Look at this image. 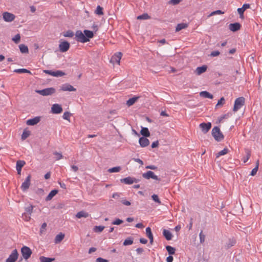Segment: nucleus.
Segmentation results:
<instances>
[{
  "instance_id": "nucleus-1",
  "label": "nucleus",
  "mask_w": 262,
  "mask_h": 262,
  "mask_svg": "<svg viewBox=\"0 0 262 262\" xmlns=\"http://www.w3.org/2000/svg\"><path fill=\"white\" fill-rule=\"evenodd\" d=\"M212 135L217 141H221L224 139V136L217 126H215L212 128Z\"/></svg>"
},
{
  "instance_id": "nucleus-2",
  "label": "nucleus",
  "mask_w": 262,
  "mask_h": 262,
  "mask_svg": "<svg viewBox=\"0 0 262 262\" xmlns=\"http://www.w3.org/2000/svg\"><path fill=\"white\" fill-rule=\"evenodd\" d=\"M35 92L40 95L47 96L54 94L56 90L54 88H48L41 90H36Z\"/></svg>"
},
{
  "instance_id": "nucleus-3",
  "label": "nucleus",
  "mask_w": 262,
  "mask_h": 262,
  "mask_svg": "<svg viewBox=\"0 0 262 262\" xmlns=\"http://www.w3.org/2000/svg\"><path fill=\"white\" fill-rule=\"evenodd\" d=\"M245 104V98L243 97H240L235 99L234 105L233 108L234 112L237 111Z\"/></svg>"
},
{
  "instance_id": "nucleus-4",
  "label": "nucleus",
  "mask_w": 262,
  "mask_h": 262,
  "mask_svg": "<svg viewBox=\"0 0 262 262\" xmlns=\"http://www.w3.org/2000/svg\"><path fill=\"white\" fill-rule=\"evenodd\" d=\"M75 38L77 41L82 43L86 42L89 41V39L86 37L84 33H82L80 30L76 32Z\"/></svg>"
},
{
  "instance_id": "nucleus-5",
  "label": "nucleus",
  "mask_w": 262,
  "mask_h": 262,
  "mask_svg": "<svg viewBox=\"0 0 262 262\" xmlns=\"http://www.w3.org/2000/svg\"><path fill=\"white\" fill-rule=\"evenodd\" d=\"M21 253L24 258L27 260L31 256L32 252L30 248L24 246L21 249Z\"/></svg>"
},
{
  "instance_id": "nucleus-6",
  "label": "nucleus",
  "mask_w": 262,
  "mask_h": 262,
  "mask_svg": "<svg viewBox=\"0 0 262 262\" xmlns=\"http://www.w3.org/2000/svg\"><path fill=\"white\" fill-rule=\"evenodd\" d=\"M31 175H28V177L26 178L25 181L22 183L20 188L23 191H26L27 190L29 189L31 185Z\"/></svg>"
},
{
  "instance_id": "nucleus-7",
  "label": "nucleus",
  "mask_w": 262,
  "mask_h": 262,
  "mask_svg": "<svg viewBox=\"0 0 262 262\" xmlns=\"http://www.w3.org/2000/svg\"><path fill=\"white\" fill-rule=\"evenodd\" d=\"M70 47V43L67 41H63L59 45V49L61 52H66L69 50Z\"/></svg>"
},
{
  "instance_id": "nucleus-8",
  "label": "nucleus",
  "mask_w": 262,
  "mask_h": 262,
  "mask_svg": "<svg viewBox=\"0 0 262 262\" xmlns=\"http://www.w3.org/2000/svg\"><path fill=\"white\" fill-rule=\"evenodd\" d=\"M18 253L16 249L12 251L9 257L6 259V262H15L18 258Z\"/></svg>"
},
{
  "instance_id": "nucleus-9",
  "label": "nucleus",
  "mask_w": 262,
  "mask_h": 262,
  "mask_svg": "<svg viewBox=\"0 0 262 262\" xmlns=\"http://www.w3.org/2000/svg\"><path fill=\"white\" fill-rule=\"evenodd\" d=\"M142 176L144 178L146 179H152L154 180L160 181L161 180L155 174L154 172L152 171H148L146 173H144L142 174Z\"/></svg>"
},
{
  "instance_id": "nucleus-10",
  "label": "nucleus",
  "mask_w": 262,
  "mask_h": 262,
  "mask_svg": "<svg viewBox=\"0 0 262 262\" xmlns=\"http://www.w3.org/2000/svg\"><path fill=\"white\" fill-rule=\"evenodd\" d=\"M122 53L121 52H117L114 54L111 58V62L114 64L115 63L120 64V60L122 57Z\"/></svg>"
},
{
  "instance_id": "nucleus-11",
  "label": "nucleus",
  "mask_w": 262,
  "mask_h": 262,
  "mask_svg": "<svg viewBox=\"0 0 262 262\" xmlns=\"http://www.w3.org/2000/svg\"><path fill=\"white\" fill-rule=\"evenodd\" d=\"M121 182L125 184H132L134 182L137 183L139 182V180L136 179L135 178H132L130 177H128L125 178H123L120 180Z\"/></svg>"
},
{
  "instance_id": "nucleus-12",
  "label": "nucleus",
  "mask_w": 262,
  "mask_h": 262,
  "mask_svg": "<svg viewBox=\"0 0 262 262\" xmlns=\"http://www.w3.org/2000/svg\"><path fill=\"white\" fill-rule=\"evenodd\" d=\"M3 16L5 21L7 22L12 21L15 17L13 14L7 12H4L3 14Z\"/></svg>"
},
{
  "instance_id": "nucleus-13",
  "label": "nucleus",
  "mask_w": 262,
  "mask_h": 262,
  "mask_svg": "<svg viewBox=\"0 0 262 262\" xmlns=\"http://www.w3.org/2000/svg\"><path fill=\"white\" fill-rule=\"evenodd\" d=\"M59 91H69V92H75L76 91V89L74 88L72 85L69 83H66L60 86V89Z\"/></svg>"
},
{
  "instance_id": "nucleus-14",
  "label": "nucleus",
  "mask_w": 262,
  "mask_h": 262,
  "mask_svg": "<svg viewBox=\"0 0 262 262\" xmlns=\"http://www.w3.org/2000/svg\"><path fill=\"white\" fill-rule=\"evenodd\" d=\"M51 112L53 114H60L62 112V108L60 104H54L51 107Z\"/></svg>"
},
{
  "instance_id": "nucleus-15",
  "label": "nucleus",
  "mask_w": 262,
  "mask_h": 262,
  "mask_svg": "<svg viewBox=\"0 0 262 262\" xmlns=\"http://www.w3.org/2000/svg\"><path fill=\"white\" fill-rule=\"evenodd\" d=\"M200 127L202 129V131L206 134L211 127V123L210 122L208 123H202L200 124Z\"/></svg>"
},
{
  "instance_id": "nucleus-16",
  "label": "nucleus",
  "mask_w": 262,
  "mask_h": 262,
  "mask_svg": "<svg viewBox=\"0 0 262 262\" xmlns=\"http://www.w3.org/2000/svg\"><path fill=\"white\" fill-rule=\"evenodd\" d=\"M250 8V5L248 4H245L243 5V7L237 9V12L239 14V17L241 18H244V11Z\"/></svg>"
},
{
  "instance_id": "nucleus-17",
  "label": "nucleus",
  "mask_w": 262,
  "mask_h": 262,
  "mask_svg": "<svg viewBox=\"0 0 262 262\" xmlns=\"http://www.w3.org/2000/svg\"><path fill=\"white\" fill-rule=\"evenodd\" d=\"M139 142L142 147L147 146L150 143L149 140L144 137L140 138Z\"/></svg>"
},
{
  "instance_id": "nucleus-18",
  "label": "nucleus",
  "mask_w": 262,
  "mask_h": 262,
  "mask_svg": "<svg viewBox=\"0 0 262 262\" xmlns=\"http://www.w3.org/2000/svg\"><path fill=\"white\" fill-rule=\"evenodd\" d=\"M40 120V117H35L27 121V124L28 125H34L37 124Z\"/></svg>"
},
{
  "instance_id": "nucleus-19",
  "label": "nucleus",
  "mask_w": 262,
  "mask_h": 262,
  "mask_svg": "<svg viewBox=\"0 0 262 262\" xmlns=\"http://www.w3.org/2000/svg\"><path fill=\"white\" fill-rule=\"evenodd\" d=\"M25 162L23 160H18L16 162V168L18 174H20L22 167L25 165Z\"/></svg>"
},
{
  "instance_id": "nucleus-20",
  "label": "nucleus",
  "mask_w": 262,
  "mask_h": 262,
  "mask_svg": "<svg viewBox=\"0 0 262 262\" xmlns=\"http://www.w3.org/2000/svg\"><path fill=\"white\" fill-rule=\"evenodd\" d=\"M241 25L238 23L230 24L229 26V29L235 32L240 29Z\"/></svg>"
},
{
  "instance_id": "nucleus-21",
  "label": "nucleus",
  "mask_w": 262,
  "mask_h": 262,
  "mask_svg": "<svg viewBox=\"0 0 262 262\" xmlns=\"http://www.w3.org/2000/svg\"><path fill=\"white\" fill-rule=\"evenodd\" d=\"M207 69V66L204 65L202 67H198L195 70V73L197 75H200L201 74L205 72Z\"/></svg>"
},
{
  "instance_id": "nucleus-22",
  "label": "nucleus",
  "mask_w": 262,
  "mask_h": 262,
  "mask_svg": "<svg viewBox=\"0 0 262 262\" xmlns=\"http://www.w3.org/2000/svg\"><path fill=\"white\" fill-rule=\"evenodd\" d=\"M146 234L147 236L149 239L150 244H152L154 241V237L150 227H147L146 228Z\"/></svg>"
},
{
  "instance_id": "nucleus-23",
  "label": "nucleus",
  "mask_w": 262,
  "mask_h": 262,
  "mask_svg": "<svg viewBox=\"0 0 262 262\" xmlns=\"http://www.w3.org/2000/svg\"><path fill=\"white\" fill-rule=\"evenodd\" d=\"M58 193V190L54 189L52 190L46 198V201H50Z\"/></svg>"
},
{
  "instance_id": "nucleus-24",
  "label": "nucleus",
  "mask_w": 262,
  "mask_h": 262,
  "mask_svg": "<svg viewBox=\"0 0 262 262\" xmlns=\"http://www.w3.org/2000/svg\"><path fill=\"white\" fill-rule=\"evenodd\" d=\"M64 237V234L61 232L57 234L55 238V243L56 244L59 243L61 242Z\"/></svg>"
},
{
  "instance_id": "nucleus-25",
  "label": "nucleus",
  "mask_w": 262,
  "mask_h": 262,
  "mask_svg": "<svg viewBox=\"0 0 262 262\" xmlns=\"http://www.w3.org/2000/svg\"><path fill=\"white\" fill-rule=\"evenodd\" d=\"M140 98V97L139 96H136V97H134L133 98H131L130 99H129L127 101H126V104L128 106H130L132 105H133L135 102H136L137 101V100Z\"/></svg>"
},
{
  "instance_id": "nucleus-26",
  "label": "nucleus",
  "mask_w": 262,
  "mask_h": 262,
  "mask_svg": "<svg viewBox=\"0 0 262 262\" xmlns=\"http://www.w3.org/2000/svg\"><path fill=\"white\" fill-rule=\"evenodd\" d=\"M163 234L167 240L169 241L171 239L172 235L169 230L164 229Z\"/></svg>"
},
{
  "instance_id": "nucleus-27",
  "label": "nucleus",
  "mask_w": 262,
  "mask_h": 262,
  "mask_svg": "<svg viewBox=\"0 0 262 262\" xmlns=\"http://www.w3.org/2000/svg\"><path fill=\"white\" fill-rule=\"evenodd\" d=\"M200 96L202 97L212 99L213 95L207 91H202L200 93Z\"/></svg>"
},
{
  "instance_id": "nucleus-28",
  "label": "nucleus",
  "mask_w": 262,
  "mask_h": 262,
  "mask_svg": "<svg viewBox=\"0 0 262 262\" xmlns=\"http://www.w3.org/2000/svg\"><path fill=\"white\" fill-rule=\"evenodd\" d=\"M89 215L88 212H86L84 211H81L77 213L76 215V217L80 219L81 217H87Z\"/></svg>"
},
{
  "instance_id": "nucleus-29",
  "label": "nucleus",
  "mask_w": 262,
  "mask_h": 262,
  "mask_svg": "<svg viewBox=\"0 0 262 262\" xmlns=\"http://www.w3.org/2000/svg\"><path fill=\"white\" fill-rule=\"evenodd\" d=\"M140 133L144 137H148L150 136V133L147 127H142Z\"/></svg>"
},
{
  "instance_id": "nucleus-30",
  "label": "nucleus",
  "mask_w": 262,
  "mask_h": 262,
  "mask_svg": "<svg viewBox=\"0 0 262 262\" xmlns=\"http://www.w3.org/2000/svg\"><path fill=\"white\" fill-rule=\"evenodd\" d=\"M52 76L54 77H61L66 75L65 73L59 70H57L56 71H53L52 72Z\"/></svg>"
},
{
  "instance_id": "nucleus-31",
  "label": "nucleus",
  "mask_w": 262,
  "mask_h": 262,
  "mask_svg": "<svg viewBox=\"0 0 262 262\" xmlns=\"http://www.w3.org/2000/svg\"><path fill=\"white\" fill-rule=\"evenodd\" d=\"M19 48L20 51L22 53H24H24H28V52H29L28 47L24 44H20L19 46Z\"/></svg>"
},
{
  "instance_id": "nucleus-32",
  "label": "nucleus",
  "mask_w": 262,
  "mask_h": 262,
  "mask_svg": "<svg viewBox=\"0 0 262 262\" xmlns=\"http://www.w3.org/2000/svg\"><path fill=\"white\" fill-rule=\"evenodd\" d=\"M40 262H52L55 260L54 258L46 257L43 256H41L39 257Z\"/></svg>"
},
{
  "instance_id": "nucleus-33",
  "label": "nucleus",
  "mask_w": 262,
  "mask_h": 262,
  "mask_svg": "<svg viewBox=\"0 0 262 262\" xmlns=\"http://www.w3.org/2000/svg\"><path fill=\"white\" fill-rule=\"evenodd\" d=\"M187 27V25L185 23L179 24L177 25L176 28V31L179 32L183 29H185Z\"/></svg>"
},
{
  "instance_id": "nucleus-34",
  "label": "nucleus",
  "mask_w": 262,
  "mask_h": 262,
  "mask_svg": "<svg viewBox=\"0 0 262 262\" xmlns=\"http://www.w3.org/2000/svg\"><path fill=\"white\" fill-rule=\"evenodd\" d=\"M83 33L85 37H87L88 39L92 38L94 36V33L91 31L84 30Z\"/></svg>"
},
{
  "instance_id": "nucleus-35",
  "label": "nucleus",
  "mask_w": 262,
  "mask_h": 262,
  "mask_svg": "<svg viewBox=\"0 0 262 262\" xmlns=\"http://www.w3.org/2000/svg\"><path fill=\"white\" fill-rule=\"evenodd\" d=\"M14 72L16 73H29L31 74V72L26 69H18L14 70Z\"/></svg>"
},
{
  "instance_id": "nucleus-36",
  "label": "nucleus",
  "mask_w": 262,
  "mask_h": 262,
  "mask_svg": "<svg viewBox=\"0 0 262 262\" xmlns=\"http://www.w3.org/2000/svg\"><path fill=\"white\" fill-rule=\"evenodd\" d=\"M133 238L132 237H129L125 239L123 242L124 246H128L133 244Z\"/></svg>"
},
{
  "instance_id": "nucleus-37",
  "label": "nucleus",
  "mask_w": 262,
  "mask_h": 262,
  "mask_svg": "<svg viewBox=\"0 0 262 262\" xmlns=\"http://www.w3.org/2000/svg\"><path fill=\"white\" fill-rule=\"evenodd\" d=\"M166 249L168 252L169 254L172 255L175 253L176 249L170 246H166Z\"/></svg>"
},
{
  "instance_id": "nucleus-38",
  "label": "nucleus",
  "mask_w": 262,
  "mask_h": 262,
  "mask_svg": "<svg viewBox=\"0 0 262 262\" xmlns=\"http://www.w3.org/2000/svg\"><path fill=\"white\" fill-rule=\"evenodd\" d=\"M103 8L100 6H98L95 11V13L99 15H102L103 14Z\"/></svg>"
},
{
  "instance_id": "nucleus-39",
  "label": "nucleus",
  "mask_w": 262,
  "mask_h": 262,
  "mask_svg": "<svg viewBox=\"0 0 262 262\" xmlns=\"http://www.w3.org/2000/svg\"><path fill=\"white\" fill-rule=\"evenodd\" d=\"M228 151H229V150H228V148H225L224 149H223L222 150L219 151L216 155V158H219L221 156H223V155H225L227 154L228 152Z\"/></svg>"
},
{
  "instance_id": "nucleus-40",
  "label": "nucleus",
  "mask_w": 262,
  "mask_h": 262,
  "mask_svg": "<svg viewBox=\"0 0 262 262\" xmlns=\"http://www.w3.org/2000/svg\"><path fill=\"white\" fill-rule=\"evenodd\" d=\"M30 132L28 130H24L22 135H21V139L23 140L27 139L30 135Z\"/></svg>"
},
{
  "instance_id": "nucleus-41",
  "label": "nucleus",
  "mask_w": 262,
  "mask_h": 262,
  "mask_svg": "<svg viewBox=\"0 0 262 262\" xmlns=\"http://www.w3.org/2000/svg\"><path fill=\"white\" fill-rule=\"evenodd\" d=\"M150 18V16L148 15V14L147 13H144L141 15H139L137 17V19H143V20H145V19H148Z\"/></svg>"
},
{
  "instance_id": "nucleus-42",
  "label": "nucleus",
  "mask_w": 262,
  "mask_h": 262,
  "mask_svg": "<svg viewBox=\"0 0 262 262\" xmlns=\"http://www.w3.org/2000/svg\"><path fill=\"white\" fill-rule=\"evenodd\" d=\"M120 170H121V167L117 166V167H114L113 168H110L108 170V171L111 173L117 172L120 171Z\"/></svg>"
},
{
  "instance_id": "nucleus-43",
  "label": "nucleus",
  "mask_w": 262,
  "mask_h": 262,
  "mask_svg": "<svg viewBox=\"0 0 262 262\" xmlns=\"http://www.w3.org/2000/svg\"><path fill=\"white\" fill-rule=\"evenodd\" d=\"M246 156L243 158V162L244 163H246V162H247L251 156V153L249 150L247 149L246 150Z\"/></svg>"
},
{
  "instance_id": "nucleus-44",
  "label": "nucleus",
  "mask_w": 262,
  "mask_h": 262,
  "mask_svg": "<svg viewBox=\"0 0 262 262\" xmlns=\"http://www.w3.org/2000/svg\"><path fill=\"white\" fill-rule=\"evenodd\" d=\"M33 207H34V206L32 205H30L29 206L26 207V208H25L26 212L25 213H27V214H29V215H31L32 211H33Z\"/></svg>"
},
{
  "instance_id": "nucleus-45",
  "label": "nucleus",
  "mask_w": 262,
  "mask_h": 262,
  "mask_svg": "<svg viewBox=\"0 0 262 262\" xmlns=\"http://www.w3.org/2000/svg\"><path fill=\"white\" fill-rule=\"evenodd\" d=\"M104 229V227L103 226H96L94 227V230L96 232H101Z\"/></svg>"
},
{
  "instance_id": "nucleus-46",
  "label": "nucleus",
  "mask_w": 262,
  "mask_h": 262,
  "mask_svg": "<svg viewBox=\"0 0 262 262\" xmlns=\"http://www.w3.org/2000/svg\"><path fill=\"white\" fill-rule=\"evenodd\" d=\"M20 40V35L19 34H17L14 36L12 38V40L16 43H18Z\"/></svg>"
},
{
  "instance_id": "nucleus-47",
  "label": "nucleus",
  "mask_w": 262,
  "mask_h": 262,
  "mask_svg": "<svg viewBox=\"0 0 262 262\" xmlns=\"http://www.w3.org/2000/svg\"><path fill=\"white\" fill-rule=\"evenodd\" d=\"M31 215H29V214H27V213H24L22 214V218L23 220H24L25 221H29L31 219Z\"/></svg>"
},
{
  "instance_id": "nucleus-48",
  "label": "nucleus",
  "mask_w": 262,
  "mask_h": 262,
  "mask_svg": "<svg viewBox=\"0 0 262 262\" xmlns=\"http://www.w3.org/2000/svg\"><path fill=\"white\" fill-rule=\"evenodd\" d=\"M74 35V33L72 31L68 30L63 34V36L67 37H72Z\"/></svg>"
},
{
  "instance_id": "nucleus-49",
  "label": "nucleus",
  "mask_w": 262,
  "mask_h": 262,
  "mask_svg": "<svg viewBox=\"0 0 262 262\" xmlns=\"http://www.w3.org/2000/svg\"><path fill=\"white\" fill-rule=\"evenodd\" d=\"M70 116L71 114L69 112H66L63 113L62 117L64 119L70 121Z\"/></svg>"
},
{
  "instance_id": "nucleus-50",
  "label": "nucleus",
  "mask_w": 262,
  "mask_h": 262,
  "mask_svg": "<svg viewBox=\"0 0 262 262\" xmlns=\"http://www.w3.org/2000/svg\"><path fill=\"white\" fill-rule=\"evenodd\" d=\"M151 198L155 202L158 203L159 204H161V202L159 199L158 195L154 194L151 196Z\"/></svg>"
},
{
  "instance_id": "nucleus-51",
  "label": "nucleus",
  "mask_w": 262,
  "mask_h": 262,
  "mask_svg": "<svg viewBox=\"0 0 262 262\" xmlns=\"http://www.w3.org/2000/svg\"><path fill=\"white\" fill-rule=\"evenodd\" d=\"M224 13V12L221 11V10H216V11H213L212 12H211L209 16H213L214 15H216V14H223Z\"/></svg>"
},
{
  "instance_id": "nucleus-52",
  "label": "nucleus",
  "mask_w": 262,
  "mask_h": 262,
  "mask_svg": "<svg viewBox=\"0 0 262 262\" xmlns=\"http://www.w3.org/2000/svg\"><path fill=\"white\" fill-rule=\"evenodd\" d=\"M54 155H55L56 157V160H59L60 159H61L63 158V156L61 153L58 152L57 151H55L54 152Z\"/></svg>"
},
{
  "instance_id": "nucleus-53",
  "label": "nucleus",
  "mask_w": 262,
  "mask_h": 262,
  "mask_svg": "<svg viewBox=\"0 0 262 262\" xmlns=\"http://www.w3.org/2000/svg\"><path fill=\"white\" fill-rule=\"evenodd\" d=\"M200 240L201 243H203L205 241V235L203 233V231H201L199 234Z\"/></svg>"
},
{
  "instance_id": "nucleus-54",
  "label": "nucleus",
  "mask_w": 262,
  "mask_h": 262,
  "mask_svg": "<svg viewBox=\"0 0 262 262\" xmlns=\"http://www.w3.org/2000/svg\"><path fill=\"white\" fill-rule=\"evenodd\" d=\"M123 222V221L122 220H120L119 219H116L113 223L112 224L116 225H119L122 224Z\"/></svg>"
},
{
  "instance_id": "nucleus-55",
  "label": "nucleus",
  "mask_w": 262,
  "mask_h": 262,
  "mask_svg": "<svg viewBox=\"0 0 262 262\" xmlns=\"http://www.w3.org/2000/svg\"><path fill=\"white\" fill-rule=\"evenodd\" d=\"M225 102V99L224 97H222L217 102V103L216 105V107H217L219 105H223Z\"/></svg>"
},
{
  "instance_id": "nucleus-56",
  "label": "nucleus",
  "mask_w": 262,
  "mask_h": 262,
  "mask_svg": "<svg viewBox=\"0 0 262 262\" xmlns=\"http://www.w3.org/2000/svg\"><path fill=\"white\" fill-rule=\"evenodd\" d=\"M220 54V52L219 51H212L211 54L210 56L212 57H215L217 56Z\"/></svg>"
},
{
  "instance_id": "nucleus-57",
  "label": "nucleus",
  "mask_w": 262,
  "mask_h": 262,
  "mask_svg": "<svg viewBox=\"0 0 262 262\" xmlns=\"http://www.w3.org/2000/svg\"><path fill=\"white\" fill-rule=\"evenodd\" d=\"M258 168L257 167H255L251 171V173H250V175L252 176H254L257 172V170H258Z\"/></svg>"
},
{
  "instance_id": "nucleus-58",
  "label": "nucleus",
  "mask_w": 262,
  "mask_h": 262,
  "mask_svg": "<svg viewBox=\"0 0 262 262\" xmlns=\"http://www.w3.org/2000/svg\"><path fill=\"white\" fill-rule=\"evenodd\" d=\"M121 202L124 205H126V206H129L130 205V202H129L128 201H127L125 199H122L121 201Z\"/></svg>"
},
{
  "instance_id": "nucleus-59",
  "label": "nucleus",
  "mask_w": 262,
  "mask_h": 262,
  "mask_svg": "<svg viewBox=\"0 0 262 262\" xmlns=\"http://www.w3.org/2000/svg\"><path fill=\"white\" fill-rule=\"evenodd\" d=\"M96 262H108V261L102 257H98L96 259Z\"/></svg>"
},
{
  "instance_id": "nucleus-60",
  "label": "nucleus",
  "mask_w": 262,
  "mask_h": 262,
  "mask_svg": "<svg viewBox=\"0 0 262 262\" xmlns=\"http://www.w3.org/2000/svg\"><path fill=\"white\" fill-rule=\"evenodd\" d=\"M229 114H225L224 115H223L222 116H221L220 119H219V122H221L223 119H227L229 117Z\"/></svg>"
},
{
  "instance_id": "nucleus-61",
  "label": "nucleus",
  "mask_w": 262,
  "mask_h": 262,
  "mask_svg": "<svg viewBox=\"0 0 262 262\" xmlns=\"http://www.w3.org/2000/svg\"><path fill=\"white\" fill-rule=\"evenodd\" d=\"M159 145V141L157 140V141H156L154 142H152V143L151 144V147L152 148H156V147H157Z\"/></svg>"
},
{
  "instance_id": "nucleus-62",
  "label": "nucleus",
  "mask_w": 262,
  "mask_h": 262,
  "mask_svg": "<svg viewBox=\"0 0 262 262\" xmlns=\"http://www.w3.org/2000/svg\"><path fill=\"white\" fill-rule=\"evenodd\" d=\"M47 227V224L46 223H43L41 227V228L40 229V232L41 233H42L43 230L46 228Z\"/></svg>"
},
{
  "instance_id": "nucleus-63",
  "label": "nucleus",
  "mask_w": 262,
  "mask_h": 262,
  "mask_svg": "<svg viewBox=\"0 0 262 262\" xmlns=\"http://www.w3.org/2000/svg\"><path fill=\"white\" fill-rule=\"evenodd\" d=\"M120 194L119 193L116 192V193H114L113 194L112 197L114 199H117L120 197Z\"/></svg>"
},
{
  "instance_id": "nucleus-64",
  "label": "nucleus",
  "mask_w": 262,
  "mask_h": 262,
  "mask_svg": "<svg viewBox=\"0 0 262 262\" xmlns=\"http://www.w3.org/2000/svg\"><path fill=\"white\" fill-rule=\"evenodd\" d=\"M173 258L172 256L169 255L166 258L167 262H172Z\"/></svg>"
}]
</instances>
